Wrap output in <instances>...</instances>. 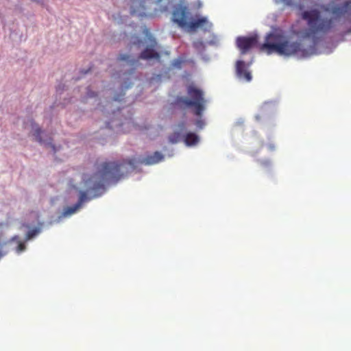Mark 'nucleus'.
Returning <instances> with one entry per match:
<instances>
[{
    "mask_svg": "<svg viewBox=\"0 0 351 351\" xmlns=\"http://www.w3.org/2000/svg\"><path fill=\"white\" fill-rule=\"evenodd\" d=\"M163 159V156L158 152L136 160L135 158L122 159L119 161L97 162L94 165L95 172L91 176H83V184L86 191L79 192V199L75 204L64 208V217L73 215L81 208L82 203L101 196L105 191V184H115L123 179L130 173L136 169V164L152 165Z\"/></svg>",
    "mask_w": 351,
    "mask_h": 351,
    "instance_id": "1",
    "label": "nucleus"
},
{
    "mask_svg": "<svg viewBox=\"0 0 351 351\" xmlns=\"http://www.w3.org/2000/svg\"><path fill=\"white\" fill-rule=\"evenodd\" d=\"M351 1H344L341 4H323L319 6L322 10L331 14L330 17H324L319 10H306L302 14V17L308 23V29L303 32L306 38H315L319 35L329 33L335 27L336 21L343 16L349 11Z\"/></svg>",
    "mask_w": 351,
    "mask_h": 351,
    "instance_id": "2",
    "label": "nucleus"
},
{
    "mask_svg": "<svg viewBox=\"0 0 351 351\" xmlns=\"http://www.w3.org/2000/svg\"><path fill=\"white\" fill-rule=\"evenodd\" d=\"M188 97H178L176 99V104L180 108H191L194 114L199 119L195 122V127L201 130L205 126V121L201 119L203 112L206 109V100L204 97L202 90L198 88L194 84H190L186 88Z\"/></svg>",
    "mask_w": 351,
    "mask_h": 351,
    "instance_id": "3",
    "label": "nucleus"
},
{
    "mask_svg": "<svg viewBox=\"0 0 351 351\" xmlns=\"http://www.w3.org/2000/svg\"><path fill=\"white\" fill-rule=\"evenodd\" d=\"M261 51L268 55L277 53L280 55L290 56L302 52L301 43L291 42L280 34L270 33L266 36L265 43L261 46Z\"/></svg>",
    "mask_w": 351,
    "mask_h": 351,
    "instance_id": "4",
    "label": "nucleus"
},
{
    "mask_svg": "<svg viewBox=\"0 0 351 351\" xmlns=\"http://www.w3.org/2000/svg\"><path fill=\"white\" fill-rule=\"evenodd\" d=\"M172 20L179 27L186 28L190 32H195L197 29L209 32L213 27V24L206 16H199L192 19L187 6L182 4L175 6L172 13Z\"/></svg>",
    "mask_w": 351,
    "mask_h": 351,
    "instance_id": "5",
    "label": "nucleus"
},
{
    "mask_svg": "<svg viewBox=\"0 0 351 351\" xmlns=\"http://www.w3.org/2000/svg\"><path fill=\"white\" fill-rule=\"evenodd\" d=\"M149 45L140 53L137 60L130 58V56L128 54H119L118 60L128 62L130 65L134 66L137 64L138 60H154L157 62H160V53L156 50L157 47V42L153 38L149 37Z\"/></svg>",
    "mask_w": 351,
    "mask_h": 351,
    "instance_id": "6",
    "label": "nucleus"
},
{
    "mask_svg": "<svg viewBox=\"0 0 351 351\" xmlns=\"http://www.w3.org/2000/svg\"><path fill=\"white\" fill-rule=\"evenodd\" d=\"M258 44V36H240L236 39V45L241 55H244Z\"/></svg>",
    "mask_w": 351,
    "mask_h": 351,
    "instance_id": "7",
    "label": "nucleus"
},
{
    "mask_svg": "<svg viewBox=\"0 0 351 351\" xmlns=\"http://www.w3.org/2000/svg\"><path fill=\"white\" fill-rule=\"evenodd\" d=\"M250 63H245L243 60H239L235 64L236 77L239 80L245 81V83H250L252 80V75L248 70Z\"/></svg>",
    "mask_w": 351,
    "mask_h": 351,
    "instance_id": "8",
    "label": "nucleus"
},
{
    "mask_svg": "<svg viewBox=\"0 0 351 351\" xmlns=\"http://www.w3.org/2000/svg\"><path fill=\"white\" fill-rule=\"evenodd\" d=\"M145 0H131V14L145 15Z\"/></svg>",
    "mask_w": 351,
    "mask_h": 351,
    "instance_id": "9",
    "label": "nucleus"
},
{
    "mask_svg": "<svg viewBox=\"0 0 351 351\" xmlns=\"http://www.w3.org/2000/svg\"><path fill=\"white\" fill-rule=\"evenodd\" d=\"M184 142L188 147L194 146L199 142V137L195 133L189 132L184 136Z\"/></svg>",
    "mask_w": 351,
    "mask_h": 351,
    "instance_id": "10",
    "label": "nucleus"
},
{
    "mask_svg": "<svg viewBox=\"0 0 351 351\" xmlns=\"http://www.w3.org/2000/svg\"><path fill=\"white\" fill-rule=\"evenodd\" d=\"M181 138L182 136H180V132H175L171 136H170L169 141L173 143H178L180 142Z\"/></svg>",
    "mask_w": 351,
    "mask_h": 351,
    "instance_id": "11",
    "label": "nucleus"
},
{
    "mask_svg": "<svg viewBox=\"0 0 351 351\" xmlns=\"http://www.w3.org/2000/svg\"><path fill=\"white\" fill-rule=\"evenodd\" d=\"M38 233H39L38 228H35L32 230H29V232H27V234H26L25 239L26 240L32 239L34 237H35L36 236H37Z\"/></svg>",
    "mask_w": 351,
    "mask_h": 351,
    "instance_id": "12",
    "label": "nucleus"
},
{
    "mask_svg": "<svg viewBox=\"0 0 351 351\" xmlns=\"http://www.w3.org/2000/svg\"><path fill=\"white\" fill-rule=\"evenodd\" d=\"M131 44L132 45L140 48L141 46L142 45V40H141L138 36H133V38H132Z\"/></svg>",
    "mask_w": 351,
    "mask_h": 351,
    "instance_id": "13",
    "label": "nucleus"
},
{
    "mask_svg": "<svg viewBox=\"0 0 351 351\" xmlns=\"http://www.w3.org/2000/svg\"><path fill=\"white\" fill-rule=\"evenodd\" d=\"M40 134H41L40 128H38V126H36L34 134H33V135H34V136L36 137V140H37L38 142H39V143H41V138L40 136Z\"/></svg>",
    "mask_w": 351,
    "mask_h": 351,
    "instance_id": "14",
    "label": "nucleus"
},
{
    "mask_svg": "<svg viewBox=\"0 0 351 351\" xmlns=\"http://www.w3.org/2000/svg\"><path fill=\"white\" fill-rule=\"evenodd\" d=\"M193 46H194V47L197 49H199L200 48H202L204 45H203V42L202 41H196V42H194V43H193Z\"/></svg>",
    "mask_w": 351,
    "mask_h": 351,
    "instance_id": "15",
    "label": "nucleus"
},
{
    "mask_svg": "<svg viewBox=\"0 0 351 351\" xmlns=\"http://www.w3.org/2000/svg\"><path fill=\"white\" fill-rule=\"evenodd\" d=\"M178 128H179L180 132H182L185 130L186 126H185V122L182 121L178 124Z\"/></svg>",
    "mask_w": 351,
    "mask_h": 351,
    "instance_id": "16",
    "label": "nucleus"
},
{
    "mask_svg": "<svg viewBox=\"0 0 351 351\" xmlns=\"http://www.w3.org/2000/svg\"><path fill=\"white\" fill-rule=\"evenodd\" d=\"M25 249V245L23 243H20L17 246V252H21Z\"/></svg>",
    "mask_w": 351,
    "mask_h": 351,
    "instance_id": "17",
    "label": "nucleus"
},
{
    "mask_svg": "<svg viewBox=\"0 0 351 351\" xmlns=\"http://www.w3.org/2000/svg\"><path fill=\"white\" fill-rule=\"evenodd\" d=\"M96 95V93L92 91H88V97H94Z\"/></svg>",
    "mask_w": 351,
    "mask_h": 351,
    "instance_id": "18",
    "label": "nucleus"
},
{
    "mask_svg": "<svg viewBox=\"0 0 351 351\" xmlns=\"http://www.w3.org/2000/svg\"><path fill=\"white\" fill-rule=\"evenodd\" d=\"M119 99L118 97L114 98V101H119Z\"/></svg>",
    "mask_w": 351,
    "mask_h": 351,
    "instance_id": "19",
    "label": "nucleus"
},
{
    "mask_svg": "<svg viewBox=\"0 0 351 351\" xmlns=\"http://www.w3.org/2000/svg\"><path fill=\"white\" fill-rule=\"evenodd\" d=\"M124 124H130V122L128 121V122H127V123H125Z\"/></svg>",
    "mask_w": 351,
    "mask_h": 351,
    "instance_id": "20",
    "label": "nucleus"
}]
</instances>
